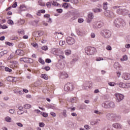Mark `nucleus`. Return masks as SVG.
Returning a JSON list of instances; mask_svg holds the SVG:
<instances>
[{
	"label": "nucleus",
	"instance_id": "f257e3e1",
	"mask_svg": "<svg viewBox=\"0 0 130 130\" xmlns=\"http://www.w3.org/2000/svg\"><path fill=\"white\" fill-rule=\"evenodd\" d=\"M114 25L117 28H120V27H124L126 23L125 21L121 18H117L114 21Z\"/></svg>",
	"mask_w": 130,
	"mask_h": 130
},
{
	"label": "nucleus",
	"instance_id": "f03ea898",
	"mask_svg": "<svg viewBox=\"0 0 130 130\" xmlns=\"http://www.w3.org/2000/svg\"><path fill=\"white\" fill-rule=\"evenodd\" d=\"M85 52L87 55H93L96 52V49L92 47H87L85 48Z\"/></svg>",
	"mask_w": 130,
	"mask_h": 130
},
{
	"label": "nucleus",
	"instance_id": "7ed1b4c3",
	"mask_svg": "<svg viewBox=\"0 0 130 130\" xmlns=\"http://www.w3.org/2000/svg\"><path fill=\"white\" fill-rule=\"evenodd\" d=\"M74 89V85L72 83H68L64 86V90L66 92L73 91Z\"/></svg>",
	"mask_w": 130,
	"mask_h": 130
},
{
	"label": "nucleus",
	"instance_id": "20e7f679",
	"mask_svg": "<svg viewBox=\"0 0 130 130\" xmlns=\"http://www.w3.org/2000/svg\"><path fill=\"white\" fill-rule=\"evenodd\" d=\"M101 35L104 38H109L111 36V32L107 29H105L101 32Z\"/></svg>",
	"mask_w": 130,
	"mask_h": 130
},
{
	"label": "nucleus",
	"instance_id": "39448f33",
	"mask_svg": "<svg viewBox=\"0 0 130 130\" xmlns=\"http://www.w3.org/2000/svg\"><path fill=\"white\" fill-rule=\"evenodd\" d=\"M115 100L117 102L119 103L122 101L123 99H124V95L121 93L115 94Z\"/></svg>",
	"mask_w": 130,
	"mask_h": 130
},
{
	"label": "nucleus",
	"instance_id": "423d86ee",
	"mask_svg": "<svg viewBox=\"0 0 130 130\" xmlns=\"http://www.w3.org/2000/svg\"><path fill=\"white\" fill-rule=\"evenodd\" d=\"M67 42L69 45H73V44H75L76 40L72 37H68L67 39Z\"/></svg>",
	"mask_w": 130,
	"mask_h": 130
},
{
	"label": "nucleus",
	"instance_id": "0eeeda50",
	"mask_svg": "<svg viewBox=\"0 0 130 130\" xmlns=\"http://www.w3.org/2000/svg\"><path fill=\"white\" fill-rule=\"evenodd\" d=\"M105 16L108 17L109 18H112L114 17V13L110 10H106L104 12Z\"/></svg>",
	"mask_w": 130,
	"mask_h": 130
},
{
	"label": "nucleus",
	"instance_id": "6e6552de",
	"mask_svg": "<svg viewBox=\"0 0 130 130\" xmlns=\"http://www.w3.org/2000/svg\"><path fill=\"white\" fill-rule=\"evenodd\" d=\"M121 119V116L119 115L118 114L114 113V118H113V121H120Z\"/></svg>",
	"mask_w": 130,
	"mask_h": 130
},
{
	"label": "nucleus",
	"instance_id": "1a4fd4ad",
	"mask_svg": "<svg viewBox=\"0 0 130 130\" xmlns=\"http://www.w3.org/2000/svg\"><path fill=\"white\" fill-rule=\"evenodd\" d=\"M122 79L125 81H128L130 80V74L127 73H123L122 75Z\"/></svg>",
	"mask_w": 130,
	"mask_h": 130
},
{
	"label": "nucleus",
	"instance_id": "9d476101",
	"mask_svg": "<svg viewBox=\"0 0 130 130\" xmlns=\"http://www.w3.org/2000/svg\"><path fill=\"white\" fill-rule=\"evenodd\" d=\"M60 52H61V51H60V49L52 48L51 50V53H53V54H55L56 55H58Z\"/></svg>",
	"mask_w": 130,
	"mask_h": 130
},
{
	"label": "nucleus",
	"instance_id": "9b49d317",
	"mask_svg": "<svg viewBox=\"0 0 130 130\" xmlns=\"http://www.w3.org/2000/svg\"><path fill=\"white\" fill-rule=\"evenodd\" d=\"M114 68L117 71H120V70H122V67H121V65L119 64L118 62H115L114 63Z\"/></svg>",
	"mask_w": 130,
	"mask_h": 130
},
{
	"label": "nucleus",
	"instance_id": "f8f14e48",
	"mask_svg": "<svg viewBox=\"0 0 130 130\" xmlns=\"http://www.w3.org/2000/svg\"><path fill=\"white\" fill-rule=\"evenodd\" d=\"M112 127H114V128H116V129H119L120 128H122V125H121L120 123H113Z\"/></svg>",
	"mask_w": 130,
	"mask_h": 130
},
{
	"label": "nucleus",
	"instance_id": "ddd939ff",
	"mask_svg": "<svg viewBox=\"0 0 130 130\" xmlns=\"http://www.w3.org/2000/svg\"><path fill=\"white\" fill-rule=\"evenodd\" d=\"M89 88V82L88 81H85L83 83V84L82 85V89L83 90H88Z\"/></svg>",
	"mask_w": 130,
	"mask_h": 130
},
{
	"label": "nucleus",
	"instance_id": "4468645a",
	"mask_svg": "<svg viewBox=\"0 0 130 130\" xmlns=\"http://www.w3.org/2000/svg\"><path fill=\"white\" fill-rule=\"evenodd\" d=\"M106 118L109 120H113L114 116V113H108L106 115Z\"/></svg>",
	"mask_w": 130,
	"mask_h": 130
},
{
	"label": "nucleus",
	"instance_id": "2eb2a0df",
	"mask_svg": "<svg viewBox=\"0 0 130 130\" xmlns=\"http://www.w3.org/2000/svg\"><path fill=\"white\" fill-rule=\"evenodd\" d=\"M102 107L106 109L109 108V101H106L102 104Z\"/></svg>",
	"mask_w": 130,
	"mask_h": 130
},
{
	"label": "nucleus",
	"instance_id": "dca6fc26",
	"mask_svg": "<svg viewBox=\"0 0 130 130\" xmlns=\"http://www.w3.org/2000/svg\"><path fill=\"white\" fill-rule=\"evenodd\" d=\"M64 63H63V62H60L57 64V68L60 70L64 69Z\"/></svg>",
	"mask_w": 130,
	"mask_h": 130
},
{
	"label": "nucleus",
	"instance_id": "f3484780",
	"mask_svg": "<svg viewBox=\"0 0 130 130\" xmlns=\"http://www.w3.org/2000/svg\"><path fill=\"white\" fill-rule=\"evenodd\" d=\"M100 121H101V120L100 119H97L94 121H92L90 122V124L91 125H95L96 124H99L100 123Z\"/></svg>",
	"mask_w": 130,
	"mask_h": 130
},
{
	"label": "nucleus",
	"instance_id": "a211bd4d",
	"mask_svg": "<svg viewBox=\"0 0 130 130\" xmlns=\"http://www.w3.org/2000/svg\"><path fill=\"white\" fill-rule=\"evenodd\" d=\"M16 53L17 54V55H20V56H23V55L25 54L24 51L22 50H17L16 51Z\"/></svg>",
	"mask_w": 130,
	"mask_h": 130
},
{
	"label": "nucleus",
	"instance_id": "6ab92c4d",
	"mask_svg": "<svg viewBox=\"0 0 130 130\" xmlns=\"http://www.w3.org/2000/svg\"><path fill=\"white\" fill-rule=\"evenodd\" d=\"M115 106L114 102L109 101V108H115Z\"/></svg>",
	"mask_w": 130,
	"mask_h": 130
},
{
	"label": "nucleus",
	"instance_id": "aec40b11",
	"mask_svg": "<svg viewBox=\"0 0 130 130\" xmlns=\"http://www.w3.org/2000/svg\"><path fill=\"white\" fill-rule=\"evenodd\" d=\"M35 34H38V35H35V37H40L43 35V31H38L35 32Z\"/></svg>",
	"mask_w": 130,
	"mask_h": 130
},
{
	"label": "nucleus",
	"instance_id": "412c9836",
	"mask_svg": "<svg viewBox=\"0 0 130 130\" xmlns=\"http://www.w3.org/2000/svg\"><path fill=\"white\" fill-rule=\"evenodd\" d=\"M10 63H11L12 66H13L14 68H18L19 64L16 61H11Z\"/></svg>",
	"mask_w": 130,
	"mask_h": 130
},
{
	"label": "nucleus",
	"instance_id": "4be33fe9",
	"mask_svg": "<svg viewBox=\"0 0 130 130\" xmlns=\"http://www.w3.org/2000/svg\"><path fill=\"white\" fill-rule=\"evenodd\" d=\"M117 85L120 88H125V84L123 82L117 83Z\"/></svg>",
	"mask_w": 130,
	"mask_h": 130
},
{
	"label": "nucleus",
	"instance_id": "5701e85b",
	"mask_svg": "<svg viewBox=\"0 0 130 130\" xmlns=\"http://www.w3.org/2000/svg\"><path fill=\"white\" fill-rule=\"evenodd\" d=\"M92 11L94 13H101L102 12V9L95 8L93 9Z\"/></svg>",
	"mask_w": 130,
	"mask_h": 130
},
{
	"label": "nucleus",
	"instance_id": "b1692460",
	"mask_svg": "<svg viewBox=\"0 0 130 130\" xmlns=\"http://www.w3.org/2000/svg\"><path fill=\"white\" fill-rule=\"evenodd\" d=\"M128 57L126 55H124L122 56V57L120 59L121 61H125L127 60Z\"/></svg>",
	"mask_w": 130,
	"mask_h": 130
},
{
	"label": "nucleus",
	"instance_id": "393cba45",
	"mask_svg": "<svg viewBox=\"0 0 130 130\" xmlns=\"http://www.w3.org/2000/svg\"><path fill=\"white\" fill-rule=\"evenodd\" d=\"M8 53V51L7 50H4L3 51H2L0 52V58L2 57V56H4L5 54H7Z\"/></svg>",
	"mask_w": 130,
	"mask_h": 130
},
{
	"label": "nucleus",
	"instance_id": "a878e982",
	"mask_svg": "<svg viewBox=\"0 0 130 130\" xmlns=\"http://www.w3.org/2000/svg\"><path fill=\"white\" fill-rule=\"evenodd\" d=\"M5 121L7 122H11L12 121V118L11 117L7 116L5 118Z\"/></svg>",
	"mask_w": 130,
	"mask_h": 130
},
{
	"label": "nucleus",
	"instance_id": "bb28decb",
	"mask_svg": "<svg viewBox=\"0 0 130 130\" xmlns=\"http://www.w3.org/2000/svg\"><path fill=\"white\" fill-rule=\"evenodd\" d=\"M64 53H65L66 55H70V54H71V53H72V51H71V50H70V49H67V50H65Z\"/></svg>",
	"mask_w": 130,
	"mask_h": 130
},
{
	"label": "nucleus",
	"instance_id": "cd10ccee",
	"mask_svg": "<svg viewBox=\"0 0 130 130\" xmlns=\"http://www.w3.org/2000/svg\"><path fill=\"white\" fill-rule=\"evenodd\" d=\"M107 5H108V4L107 3V2H104L103 3V9L104 10H105V11H106V10L108 9V7H107Z\"/></svg>",
	"mask_w": 130,
	"mask_h": 130
},
{
	"label": "nucleus",
	"instance_id": "c85d7f7f",
	"mask_svg": "<svg viewBox=\"0 0 130 130\" xmlns=\"http://www.w3.org/2000/svg\"><path fill=\"white\" fill-rule=\"evenodd\" d=\"M122 15H123V16H125V15H128V10L123 9Z\"/></svg>",
	"mask_w": 130,
	"mask_h": 130
},
{
	"label": "nucleus",
	"instance_id": "c756f323",
	"mask_svg": "<svg viewBox=\"0 0 130 130\" xmlns=\"http://www.w3.org/2000/svg\"><path fill=\"white\" fill-rule=\"evenodd\" d=\"M123 11V9L121 8H119L117 10V13L119 14V15H122V12Z\"/></svg>",
	"mask_w": 130,
	"mask_h": 130
},
{
	"label": "nucleus",
	"instance_id": "7c9ffc66",
	"mask_svg": "<svg viewBox=\"0 0 130 130\" xmlns=\"http://www.w3.org/2000/svg\"><path fill=\"white\" fill-rule=\"evenodd\" d=\"M38 4L41 7H44L45 6V4L42 2V0H40L38 1Z\"/></svg>",
	"mask_w": 130,
	"mask_h": 130
},
{
	"label": "nucleus",
	"instance_id": "2f4dec72",
	"mask_svg": "<svg viewBox=\"0 0 130 130\" xmlns=\"http://www.w3.org/2000/svg\"><path fill=\"white\" fill-rule=\"evenodd\" d=\"M102 130H113V128L110 126H105Z\"/></svg>",
	"mask_w": 130,
	"mask_h": 130
},
{
	"label": "nucleus",
	"instance_id": "473e14b6",
	"mask_svg": "<svg viewBox=\"0 0 130 130\" xmlns=\"http://www.w3.org/2000/svg\"><path fill=\"white\" fill-rule=\"evenodd\" d=\"M41 77L44 80H48V77L46 74H42Z\"/></svg>",
	"mask_w": 130,
	"mask_h": 130
},
{
	"label": "nucleus",
	"instance_id": "72a5a7b5",
	"mask_svg": "<svg viewBox=\"0 0 130 130\" xmlns=\"http://www.w3.org/2000/svg\"><path fill=\"white\" fill-rule=\"evenodd\" d=\"M33 62V59L29 58H26V63H32Z\"/></svg>",
	"mask_w": 130,
	"mask_h": 130
},
{
	"label": "nucleus",
	"instance_id": "f704fd0d",
	"mask_svg": "<svg viewBox=\"0 0 130 130\" xmlns=\"http://www.w3.org/2000/svg\"><path fill=\"white\" fill-rule=\"evenodd\" d=\"M62 79H67V78H69V75L67 73L62 74L61 75Z\"/></svg>",
	"mask_w": 130,
	"mask_h": 130
},
{
	"label": "nucleus",
	"instance_id": "c9c22d12",
	"mask_svg": "<svg viewBox=\"0 0 130 130\" xmlns=\"http://www.w3.org/2000/svg\"><path fill=\"white\" fill-rule=\"evenodd\" d=\"M88 17L89 19L92 20V19L94 18V14H93L92 13H90L88 14Z\"/></svg>",
	"mask_w": 130,
	"mask_h": 130
},
{
	"label": "nucleus",
	"instance_id": "e433bc0d",
	"mask_svg": "<svg viewBox=\"0 0 130 130\" xmlns=\"http://www.w3.org/2000/svg\"><path fill=\"white\" fill-rule=\"evenodd\" d=\"M25 109H30L31 108V105L30 104H25L24 105Z\"/></svg>",
	"mask_w": 130,
	"mask_h": 130
},
{
	"label": "nucleus",
	"instance_id": "4c0bfd02",
	"mask_svg": "<svg viewBox=\"0 0 130 130\" xmlns=\"http://www.w3.org/2000/svg\"><path fill=\"white\" fill-rule=\"evenodd\" d=\"M15 57V54L12 53L10 54V56L8 58V60H11L12 58H14Z\"/></svg>",
	"mask_w": 130,
	"mask_h": 130
},
{
	"label": "nucleus",
	"instance_id": "58836bf2",
	"mask_svg": "<svg viewBox=\"0 0 130 130\" xmlns=\"http://www.w3.org/2000/svg\"><path fill=\"white\" fill-rule=\"evenodd\" d=\"M7 81L9 82H13L14 81V78L12 76H9L7 78Z\"/></svg>",
	"mask_w": 130,
	"mask_h": 130
},
{
	"label": "nucleus",
	"instance_id": "ea45409f",
	"mask_svg": "<svg viewBox=\"0 0 130 130\" xmlns=\"http://www.w3.org/2000/svg\"><path fill=\"white\" fill-rule=\"evenodd\" d=\"M15 112L16 110L13 109H9L8 111V112H9V113H10L11 114H14V113H15Z\"/></svg>",
	"mask_w": 130,
	"mask_h": 130
},
{
	"label": "nucleus",
	"instance_id": "a19ab883",
	"mask_svg": "<svg viewBox=\"0 0 130 130\" xmlns=\"http://www.w3.org/2000/svg\"><path fill=\"white\" fill-rule=\"evenodd\" d=\"M108 85L111 87H114V86L117 85V83H115V82H109Z\"/></svg>",
	"mask_w": 130,
	"mask_h": 130
},
{
	"label": "nucleus",
	"instance_id": "79ce46f5",
	"mask_svg": "<svg viewBox=\"0 0 130 130\" xmlns=\"http://www.w3.org/2000/svg\"><path fill=\"white\" fill-rule=\"evenodd\" d=\"M77 100H78V99L76 97L71 99V102H72V103H75V102H77Z\"/></svg>",
	"mask_w": 130,
	"mask_h": 130
},
{
	"label": "nucleus",
	"instance_id": "37998d69",
	"mask_svg": "<svg viewBox=\"0 0 130 130\" xmlns=\"http://www.w3.org/2000/svg\"><path fill=\"white\" fill-rule=\"evenodd\" d=\"M63 8H64L65 9H68L69 8V4L67 3H64L63 4V5L62 6Z\"/></svg>",
	"mask_w": 130,
	"mask_h": 130
},
{
	"label": "nucleus",
	"instance_id": "c03bdc74",
	"mask_svg": "<svg viewBox=\"0 0 130 130\" xmlns=\"http://www.w3.org/2000/svg\"><path fill=\"white\" fill-rule=\"evenodd\" d=\"M51 3H52V5L53 6H56L57 7H58V6H59V7H60V4L57 3V2H51Z\"/></svg>",
	"mask_w": 130,
	"mask_h": 130
},
{
	"label": "nucleus",
	"instance_id": "a18cd8bd",
	"mask_svg": "<svg viewBox=\"0 0 130 130\" xmlns=\"http://www.w3.org/2000/svg\"><path fill=\"white\" fill-rule=\"evenodd\" d=\"M51 5H52L51 2H48L46 4V6L47 7V8L50 9V8H51Z\"/></svg>",
	"mask_w": 130,
	"mask_h": 130
},
{
	"label": "nucleus",
	"instance_id": "49530a36",
	"mask_svg": "<svg viewBox=\"0 0 130 130\" xmlns=\"http://www.w3.org/2000/svg\"><path fill=\"white\" fill-rule=\"evenodd\" d=\"M126 41L128 43H130V35H128L126 37Z\"/></svg>",
	"mask_w": 130,
	"mask_h": 130
},
{
	"label": "nucleus",
	"instance_id": "de8ad7c7",
	"mask_svg": "<svg viewBox=\"0 0 130 130\" xmlns=\"http://www.w3.org/2000/svg\"><path fill=\"white\" fill-rule=\"evenodd\" d=\"M20 61H23L24 62H26L27 57H23L20 59Z\"/></svg>",
	"mask_w": 130,
	"mask_h": 130
},
{
	"label": "nucleus",
	"instance_id": "09e8293b",
	"mask_svg": "<svg viewBox=\"0 0 130 130\" xmlns=\"http://www.w3.org/2000/svg\"><path fill=\"white\" fill-rule=\"evenodd\" d=\"M7 23L8 24H9V25H14V21H13L12 19L8 20Z\"/></svg>",
	"mask_w": 130,
	"mask_h": 130
},
{
	"label": "nucleus",
	"instance_id": "8fccbe9b",
	"mask_svg": "<svg viewBox=\"0 0 130 130\" xmlns=\"http://www.w3.org/2000/svg\"><path fill=\"white\" fill-rule=\"evenodd\" d=\"M59 45H60L61 46H62V45H64L66 44V41H60L59 43Z\"/></svg>",
	"mask_w": 130,
	"mask_h": 130
},
{
	"label": "nucleus",
	"instance_id": "3c124183",
	"mask_svg": "<svg viewBox=\"0 0 130 130\" xmlns=\"http://www.w3.org/2000/svg\"><path fill=\"white\" fill-rule=\"evenodd\" d=\"M94 113H95V114H99V115H102V113L101 112L99 111L98 110H95L94 111Z\"/></svg>",
	"mask_w": 130,
	"mask_h": 130
},
{
	"label": "nucleus",
	"instance_id": "603ef678",
	"mask_svg": "<svg viewBox=\"0 0 130 130\" xmlns=\"http://www.w3.org/2000/svg\"><path fill=\"white\" fill-rule=\"evenodd\" d=\"M62 115L64 116V117H67V110H63Z\"/></svg>",
	"mask_w": 130,
	"mask_h": 130
},
{
	"label": "nucleus",
	"instance_id": "864d4df0",
	"mask_svg": "<svg viewBox=\"0 0 130 130\" xmlns=\"http://www.w3.org/2000/svg\"><path fill=\"white\" fill-rule=\"evenodd\" d=\"M42 50H44L45 51H46L47 49H48V47H47V46H44L42 47Z\"/></svg>",
	"mask_w": 130,
	"mask_h": 130
},
{
	"label": "nucleus",
	"instance_id": "5fc2aeb1",
	"mask_svg": "<svg viewBox=\"0 0 130 130\" xmlns=\"http://www.w3.org/2000/svg\"><path fill=\"white\" fill-rule=\"evenodd\" d=\"M103 25V23H102V22L98 23L97 27H98V28H101V27H102Z\"/></svg>",
	"mask_w": 130,
	"mask_h": 130
},
{
	"label": "nucleus",
	"instance_id": "6e6d98bb",
	"mask_svg": "<svg viewBox=\"0 0 130 130\" xmlns=\"http://www.w3.org/2000/svg\"><path fill=\"white\" fill-rule=\"evenodd\" d=\"M5 44H6V45H8V46H13V44L9 42H5Z\"/></svg>",
	"mask_w": 130,
	"mask_h": 130
},
{
	"label": "nucleus",
	"instance_id": "4d7b16f0",
	"mask_svg": "<svg viewBox=\"0 0 130 130\" xmlns=\"http://www.w3.org/2000/svg\"><path fill=\"white\" fill-rule=\"evenodd\" d=\"M5 71H6V72H9V73H11L12 70V69L9 68L8 67H6Z\"/></svg>",
	"mask_w": 130,
	"mask_h": 130
},
{
	"label": "nucleus",
	"instance_id": "13d9d810",
	"mask_svg": "<svg viewBox=\"0 0 130 130\" xmlns=\"http://www.w3.org/2000/svg\"><path fill=\"white\" fill-rule=\"evenodd\" d=\"M20 10H23V11H26V6L25 5H21L20 7Z\"/></svg>",
	"mask_w": 130,
	"mask_h": 130
},
{
	"label": "nucleus",
	"instance_id": "bf43d9fd",
	"mask_svg": "<svg viewBox=\"0 0 130 130\" xmlns=\"http://www.w3.org/2000/svg\"><path fill=\"white\" fill-rule=\"evenodd\" d=\"M125 88L128 89V88H130V83H126L125 84Z\"/></svg>",
	"mask_w": 130,
	"mask_h": 130
},
{
	"label": "nucleus",
	"instance_id": "052dcab7",
	"mask_svg": "<svg viewBox=\"0 0 130 130\" xmlns=\"http://www.w3.org/2000/svg\"><path fill=\"white\" fill-rule=\"evenodd\" d=\"M38 23H39V21L38 20H35L34 22H33V25L34 26H37Z\"/></svg>",
	"mask_w": 130,
	"mask_h": 130
},
{
	"label": "nucleus",
	"instance_id": "680f3d73",
	"mask_svg": "<svg viewBox=\"0 0 130 130\" xmlns=\"http://www.w3.org/2000/svg\"><path fill=\"white\" fill-rule=\"evenodd\" d=\"M104 59L103 57H97L95 59L96 61H100V60H103Z\"/></svg>",
	"mask_w": 130,
	"mask_h": 130
},
{
	"label": "nucleus",
	"instance_id": "e2e57ef3",
	"mask_svg": "<svg viewBox=\"0 0 130 130\" xmlns=\"http://www.w3.org/2000/svg\"><path fill=\"white\" fill-rule=\"evenodd\" d=\"M77 34L79 36H83V32L80 30L77 31Z\"/></svg>",
	"mask_w": 130,
	"mask_h": 130
},
{
	"label": "nucleus",
	"instance_id": "0e129e2a",
	"mask_svg": "<svg viewBox=\"0 0 130 130\" xmlns=\"http://www.w3.org/2000/svg\"><path fill=\"white\" fill-rule=\"evenodd\" d=\"M48 90H50V91H52V90H53V86L48 85Z\"/></svg>",
	"mask_w": 130,
	"mask_h": 130
},
{
	"label": "nucleus",
	"instance_id": "69168bd1",
	"mask_svg": "<svg viewBox=\"0 0 130 130\" xmlns=\"http://www.w3.org/2000/svg\"><path fill=\"white\" fill-rule=\"evenodd\" d=\"M106 49L107 50H112V48L111 47V46L108 45L106 47Z\"/></svg>",
	"mask_w": 130,
	"mask_h": 130
},
{
	"label": "nucleus",
	"instance_id": "338daca9",
	"mask_svg": "<svg viewBox=\"0 0 130 130\" xmlns=\"http://www.w3.org/2000/svg\"><path fill=\"white\" fill-rule=\"evenodd\" d=\"M31 45H32L33 47H38V44L37 43H31Z\"/></svg>",
	"mask_w": 130,
	"mask_h": 130
},
{
	"label": "nucleus",
	"instance_id": "774afa93",
	"mask_svg": "<svg viewBox=\"0 0 130 130\" xmlns=\"http://www.w3.org/2000/svg\"><path fill=\"white\" fill-rule=\"evenodd\" d=\"M24 112H25V111L20 110V111H18L17 113V114L21 115V114H23Z\"/></svg>",
	"mask_w": 130,
	"mask_h": 130
}]
</instances>
